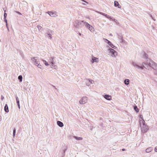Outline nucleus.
Wrapping results in <instances>:
<instances>
[{
	"instance_id": "1",
	"label": "nucleus",
	"mask_w": 157,
	"mask_h": 157,
	"mask_svg": "<svg viewBox=\"0 0 157 157\" xmlns=\"http://www.w3.org/2000/svg\"><path fill=\"white\" fill-rule=\"evenodd\" d=\"M140 124L142 132L143 133L147 132L148 130V126L145 124L144 121L142 120V122H141Z\"/></svg>"
},
{
	"instance_id": "2",
	"label": "nucleus",
	"mask_w": 157,
	"mask_h": 157,
	"mask_svg": "<svg viewBox=\"0 0 157 157\" xmlns=\"http://www.w3.org/2000/svg\"><path fill=\"white\" fill-rule=\"evenodd\" d=\"M87 98L86 97H84L82 98V99L79 101V102L81 104H84L87 101Z\"/></svg>"
},
{
	"instance_id": "3",
	"label": "nucleus",
	"mask_w": 157,
	"mask_h": 157,
	"mask_svg": "<svg viewBox=\"0 0 157 157\" xmlns=\"http://www.w3.org/2000/svg\"><path fill=\"white\" fill-rule=\"evenodd\" d=\"M109 50L114 56H115L117 55V52L114 49L110 48L109 49Z\"/></svg>"
},
{
	"instance_id": "4",
	"label": "nucleus",
	"mask_w": 157,
	"mask_h": 157,
	"mask_svg": "<svg viewBox=\"0 0 157 157\" xmlns=\"http://www.w3.org/2000/svg\"><path fill=\"white\" fill-rule=\"evenodd\" d=\"M48 14L50 16L52 17H55L57 16L56 12H49Z\"/></svg>"
},
{
	"instance_id": "5",
	"label": "nucleus",
	"mask_w": 157,
	"mask_h": 157,
	"mask_svg": "<svg viewBox=\"0 0 157 157\" xmlns=\"http://www.w3.org/2000/svg\"><path fill=\"white\" fill-rule=\"evenodd\" d=\"M99 60L98 58L93 57L92 58L91 62L92 63H94V62L98 63L99 62Z\"/></svg>"
},
{
	"instance_id": "6",
	"label": "nucleus",
	"mask_w": 157,
	"mask_h": 157,
	"mask_svg": "<svg viewBox=\"0 0 157 157\" xmlns=\"http://www.w3.org/2000/svg\"><path fill=\"white\" fill-rule=\"evenodd\" d=\"M153 64H152V67L155 70H157V64L156 63H153Z\"/></svg>"
},
{
	"instance_id": "7",
	"label": "nucleus",
	"mask_w": 157,
	"mask_h": 157,
	"mask_svg": "<svg viewBox=\"0 0 157 157\" xmlns=\"http://www.w3.org/2000/svg\"><path fill=\"white\" fill-rule=\"evenodd\" d=\"M104 97L106 99L109 100H110L112 98L111 96L108 95H105Z\"/></svg>"
},
{
	"instance_id": "8",
	"label": "nucleus",
	"mask_w": 157,
	"mask_h": 157,
	"mask_svg": "<svg viewBox=\"0 0 157 157\" xmlns=\"http://www.w3.org/2000/svg\"><path fill=\"white\" fill-rule=\"evenodd\" d=\"M100 13L103 16H105L106 17L108 18H111V17L110 16L108 15L105 13L101 12Z\"/></svg>"
},
{
	"instance_id": "9",
	"label": "nucleus",
	"mask_w": 157,
	"mask_h": 157,
	"mask_svg": "<svg viewBox=\"0 0 157 157\" xmlns=\"http://www.w3.org/2000/svg\"><path fill=\"white\" fill-rule=\"evenodd\" d=\"M57 124L60 127H62L63 125V123L60 121H57Z\"/></svg>"
},
{
	"instance_id": "10",
	"label": "nucleus",
	"mask_w": 157,
	"mask_h": 157,
	"mask_svg": "<svg viewBox=\"0 0 157 157\" xmlns=\"http://www.w3.org/2000/svg\"><path fill=\"white\" fill-rule=\"evenodd\" d=\"M4 110L6 112H9V109L7 105L6 104L4 107Z\"/></svg>"
},
{
	"instance_id": "11",
	"label": "nucleus",
	"mask_w": 157,
	"mask_h": 157,
	"mask_svg": "<svg viewBox=\"0 0 157 157\" xmlns=\"http://www.w3.org/2000/svg\"><path fill=\"white\" fill-rule=\"evenodd\" d=\"M32 60L34 62H36V65H37H37H38V64H39V62L38 61L37 62L36 59H35L34 58H33Z\"/></svg>"
},
{
	"instance_id": "12",
	"label": "nucleus",
	"mask_w": 157,
	"mask_h": 157,
	"mask_svg": "<svg viewBox=\"0 0 157 157\" xmlns=\"http://www.w3.org/2000/svg\"><path fill=\"white\" fill-rule=\"evenodd\" d=\"M152 150V149L151 147H149L147 148L146 150V152H151Z\"/></svg>"
},
{
	"instance_id": "13",
	"label": "nucleus",
	"mask_w": 157,
	"mask_h": 157,
	"mask_svg": "<svg viewBox=\"0 0 157 157\" xmlns=\"http://www.w3.org/2000/svg\"><path fill=\"white\" fill-rule=\"evenodd\" d=\"M139 120L140 124L141 123V122H142V120H144L143 118V116L142 115H140Z\"/></svg>"
},
{
	"instance_id": "14",
	"label": "nucleus",
	"mask_w": 157,
	"mask_h": 157,
	"mask_svg": "<svg viewBox=\"0 0 157 157\" xmlns=\"http://www.w3.org/2000/svg\"><path fill=\"white\" fill-rule=\"evenodd\" d=\"M106 40L108 41L107 43L109 45H110L113 48V46H114L113 44H112L111 43L110 41H109L108 40L106 39Z\"/></svg>"
},
{
	"instance_id": "15",
	"label": "nucleus",
	"mask_w": 157,
	"mask_h": 157,
	"mask_svg": "<svg viewBox=\"0 0 157 157\" xmlns=\"http://www.w3.org/2000/svg\"><path fill=\"white\" fill-rule=\"evenodd\" d=\"M129 80L126 79L124 80V82L125 84L128 85L129 83Z\"/></svg>"
},
{
	"instance_id": "16",
	"label": "nucleus",
	"mask_w": 157,
	"mask_h": 157,
	"mask_svg": "<svg viewBox=\"0 0 157 157\" xmlns=\"http://www.w3.org/2000/svg\"><path fill=\"white\" fill-rule=\"evenodd\" d=\"M134 109L135 111H136V112L137 113H138L139 112V109L136 106V105L134 106Z\"/></svg>"
},
{
	"instance_id": "17",
	"label": "nucleus",
	"mask_w": 157,
	"mask_h": 157,
	"mask_svg": "<svg viewBox=\"0 0 157 157\" xmlns=\"http://www.w3.org/2000/svg\"><path fill=\"white\" fill-rule=\"evenodd\" d=\"M75 138L77 140H81L82 139V137H75Z\"/></svg>"
},
{
	"instance_id": "18",
	"label": "nucleus",
	"mask_w": 157,
	"mask_h": 157,
	"mask_svg": "<svg viewBox=\"0 0 157 157\" xmlns=\"http://www.w3.org/2000/svg\"><path fill=\"white\" fill-rule=\"evenodd\" d=\"M18 79L20 80V82H21L22 79V77L21 75H20L18 77Z\"/></svg>"
},
{
	"instance_id": "19",
	"label": "nucleus",
	"mask_w": 157,
	"mask_h": 157,
	"mask_svg": "<svg viewBox=\"0 0 157 157\" xmlns=\"http://www.w3.org/2000/svg\"><path fill=\"white\" fill-rule=\"evenodd\" d=\"M118 2L117 1H115L114 2V6H117L118 5Z\"/></svg>"
},
{
	"instance_id": "20",
	"label": "nucleus",
	"mask_w": 157,
	"mask_h": 157,
	"mask_svg": "<svg viewBox=\"0 0 157 157\" xmlns=\"http://www.w3.org/2000/svg\"><path fill=\"white\" fill-rule=\"evenodd\" d=\"M44 62V63L45 65L46 66H48L49 64H48V63L45 60H43Z\"/></svg>"
},
{
	"instance_id": "21",
	"label": "nucleus",
	"mask_w": 157,
	"mask_h": 157,
	"mask_svg": "<svg viewBox=\"0 0 157 157\" xmlns=\"http://www.w3.org/2000/svg\"><path fill=\"white\" fill-rule=\"evenodd\" d=\"M88 29L90 31H92L94 29V28L92 26H90V27H89Z\"/></svg>"
},
{
	"instance_id": "22",
	"label": "nucleus",
	"mask_w": 157,
	"mask_h": 157,
	"mask_svg": "<svg viewBox=\"0 0 157 157\" xmlns=\"http://www.w3.org/2000/svg\"><path fill=\"white\" fill-rule=\"evenodd\" d=\"M15 132H16V129L15 128H14L13 131V136H15Z\"/></svg>"
},
{
	"instance_id": "23",
	"label": "nucleus",
	"mask_w": 157,
	"mask_h": 157,
	"mask_svg": "<svg viewBox=\"0 0 157 157\" xmlns=\"http://www.w3.org/2000/svg\"><path fill=\"white\" fill-rule=\"evenodd\" d=\"M86 26L88 28H89V27H90V25L89 24L86 23Z\"/></svg>"
},
{
	"instance_id": "24",
	"label": "nucleus",
	"mask_w": 157,
	"mask_h": 157,
	"mask_svg": "<svg viewBox=\"0 0 157 157\" xmlns=\"http://www.w3.org/2000/svg\"><path fill=\"white\" fill-rule=\"evenodd\" d=\"M7 16V14L6 13H5L4 14V18H6Z\"/></svg>"
},
{
	"instance_id": "25",
	"label": "nucleus",
	"mask_w": 157,
	"mask_h": 157,
	"mask_svg": "<svg viewBox=\"0 0 157 157\" xmlns=\"http://www.w3.org/2000/svg\"><path fill=\"white\" fill-rule=\"evenodd\" d=\"M37 67L39 68H41L42 66L41 65H40V64H38V65H37Z\"/></svg>"
},
{
	"instance_id": "26",
	"label": "nucleus",
	"mask_w": 157,
	"mask_h": 157,
	"mask_svg": "<svg viewBox=\"0 0 157 157\" xmlns=\"http://www.w3.org/2000/svg\"><path fill=\"white\" fill-rule=\"evenodd\" d=\"M4 19H5V21L6 22V25L7 26V21L6 18H4Z\"/></svg>"
},
{
	"instance_id": "27",
	"label": "nucleus",
	"mask_w": 157,
	"mask_h": 157,
	"mask_svg": "<svg viewBox=\"0 0 157 157\" xmlns=\"http://www.w3.org/2000/svg\"><path fill=\"white\" fill-rule=\"evenodd\" d=\"M16 13H17L18 14L20 15H21V13H20V12H18V11H16Z\"/></svg>"
},
{
	"instance_id": "28",
	"label": "nucleus",
	"mask_w": 157,
	"mask_h": 157,
	"mask_svg": "<svg viewBox=\"0 0 157 157\" xmlns=\"http://www.w3.org/2000/svg\"><path fill=\"white\" fill-rule=\"evenodd\" d=\"M155 151L156 152H157V146L155 147Z\"/></svg>"
},
{
	"instance_id": "29",
	"label": "nucleus",
	"mask_w": 157,
	"mask_h": 157,
	"mask_svg": "<svg viewBox=\"0 0 157 157\" xmlns=\"http://www.w3.org/2000/svg\"><path fill=\"white\" fill-rule=\"evenodd\" d=\"M4 98V97L2 95L1 96V99H2V100H3Z\"/></svg>"
},
{
	"instance_id": "30",
	"label": "nucleus",
	"mask_w": 157,
	"mask_h": 157,
	"mask_svg": "<svg viewBox=\"0 0 157 157\" xmlns=\"http://www.w3.org/2000/svg\"><path fill=\"white\" fill-rule=\"evenodd\" d=\"M16 101H19V100L18 98L17 97H16Z\"/></svg>"
},
{
	"instance_id": "31",
	"label": "nucleus",
	"mask_w": 157,
	"mask_h": 157,
	"mask_svg": "<svg viewBox=\"0 0 157 157\" xmlns=\"http://www.w3.org/2000/svg\"><path fill=\"white\" fill-rule=\"evenodd\" d=\"M17 105H18V104H19V101H17Z\"/></svg>"
},
{
	"instance_id": "32",
	"label": "nucleus",
	"mask_w": 157,
	"mask_h": 157,
	"mask_svg": "<svg viewBox=\"0 0 157 157\" xmlns=\"http://www.w3.org/2000/svg\"><path fill=\"white\" fill-rule=\"evenodd\" d=\"M17 105H18L19 108L20 109V104H18Z\"/></svg>"
},
{
	"instance_id": "33",
	"label": "nucleus",
	"mask_w": 157,
	"mask_h": 157,
	"mask_svg": "<svg viewBox=\"0 0 157 157\" xmlns=\"http://www.w3.org/2000/svg\"><path fill=\"white\" fill-rule=\"evenodd\" d=\"M122 151H125V149H124V148H123V149H122Z\"/></svg>"
},
{
	"instance_id": "34",
	"label": "nucleus",
	"mask_w": 157,
	"mask_h": 157,
	"mask_svg": "<svg viewBox=\"0 0 157 157\" xmlns=\"http://www.w3.org/2000/svg\"><path fill=\"white\" fill-rule=\"evenodd\" d=\"M49 36L50 37V38H51V35L49 34Z\"/></svg>"
},
{
	"instance_id": "35",
	"label": "nucleus",
	"mask_w": 157,
	"mask_h": 157,
	"mask_svg": "<svg viewBox=\"0 0 157 157\" xmlns=\"http://www.w3.org/2000/svg\"><path fill=\"white\" fill-rule=\"evenodd\" d=\"M79 35H80V36H81V34L80 33H79Z\"/></svg>"
},
{
	"instance_id": "36",
	"label": "nucleus",
	"mask_w": 157,
	"mask_h": 157,
	"mask_svg": "<svg viewBox=\"0 0 157 157\" xmlns=\"http://www.w3.org/2000/svg\"><path fill=\"white\" fill-rule=\"evenodd\" d=\"M52 64H53V62H52Z\"/></svg>"
}]
</instances>
